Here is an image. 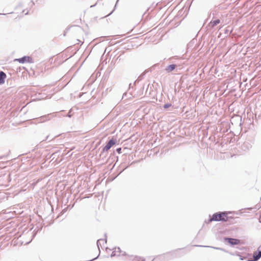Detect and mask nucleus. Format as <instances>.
Returning a JSON list of instances; mask_svg holds the SVG:
<instances>
[{
    "instance_id": "nucleus-34",
    "label": "nucleus",
    "mask_w": 261,
    "mask_h": 261,
    "mask_svg": "<svg viewBox=\"0 0 261 261\" xmlns=\"http://www.w3.org/2000/svg\"><path fill=\"white\" fill-rule=\"evenodd\" d=\"M126 95V93L123 94V96H122V98H123V97H124Z\"/></svg>"
},
{
    "instance_id": "nucleus-3",
    "label": "nucleus",
    "mask_w": 261,
    "mask_h": 261,
    "mask_svg": "<svg viewBox=\"0 0 261 261\" xmlns=\"http://www.w3.org/2000/svg\"><path fill=\"white\" fill-rule=\"evenodd\" d=\"M224 241L225 243H227L231 246H233L236 245H239L241 243V241L238 239L227 237L224 238Z\"/></svg>"
},
{
    "instance_id": "nucleus-22",
    "label": "nucleus",
    "mask_w": 261,
    "mask_h": 261,
    "mask_svg": "<svg viewBox=\"0 0 261 261\" xmlns=\"http://www.w3.org/2000/svg\"><path fill=\"white\" fill-rule=\"evenodd\" d=\"M119 1V0H117L116 3V4H115V7H114V9L112 10V12H111L109 14V15H111V14H112V13L114 11V10H115V8H116V6H117V4H118V3Z\"/></svg>"
},
{
    "instance_id": "nucleus-37",
    "label": "nucleus",
    "mask_w": 261,
    "mask_h": 261,
    "mask_svg": "<svg viewBox=\"0 0 261 261\" xmlns=\"http://www.w3.org/2000/svg\"><path fill=\"white\" fill-rule=\"evenodd\" d=\"M2 14V15H6V14H5V13Z\"/></svg>"
},
{
    "instance_id": "nucleus-9",
    "label": "nucleus",
    "mask_w": 261,
    "mask_h": 261,
    "mask_svg": "<svg viewBox=\"0 0 261 261\" xmlns=\"http://www.w3.org/2000/svg\"><path fill=\"white\" fill-rule=\"evenodd\" d=\"M177 67V65L175 64H172L167 66L165 68V70L167 73H170L173 71Z\"/></svg>"
},
{
    "instance_id": "nucleus-24",
    "label": "nucleus",
    "mask_w": 261,
    "mask_h": 261,
    "mask_svg": "<svg viewBox=\"0 0 261 261\" xmlns=\"http://www.w3.org/2000/svg\"><path fill=\"white\" fill-rule=\"evenodd\" d=\"M116 250H114V251H113L112 252V253L111 255V257H113V256H114L116 255Z\"/></svg>"
},
{
    "instance_id": "nucleus-14",
    "label": "nucleus",
    "mask_w": 261,
    "mask_h": 261,
    "mask_svg": "<svg viewBox=\"0 0 261 261\" xmlns=\"http://www.w3.org/2000/svg\"><path fill=\"white\" fill-rule=\"evenodd\" d=\"M145 73H146L144 72L142 73L141 75H140L138 77L137 80L135 81L134 84H135L137 82L141 81L144 78V76L145 75Z\"/></svg>"
},
{
    "instance_id": "nucleus-36",
    "label": "nucleus",
    "mask_w": 261,
    "mask_h": 261,
    "mask_svg": "<svg viewBox=\"0 0 261 261\" xmlns=\"http://www.w3.org/2000/svg\"><path fill=\"white\" fill-rule=\"evenodd\" d=\"M244 146H245V145H247V144L244 143Z\"/></svg>"
},
{
    "instance_id": "nucleus-5",
    "label": "nucleus",
    "mask_w": 261,
    "mask_h": 261,
    "mask_svg": "<svg viewBox=\"0 0 261 261\" xmlns=\"http://www.w3.org/2000/svg\"><path fill=\"white\" fill-rule=\"evenodd\" d=\"M14 61H18L21 64L25 63H32L34 62L32 58L29 56H24L21 58L16 59Z\"/></svg>"
},
{
    "instance_id": "nucleus-11",
    "label": "nucleus",
    "mask_w": 261,
    "mask_h": 261,
    "mask_svg": "<svg viewBox=\"0 0 261 261\" xmlns=\"http://www.w3.org/2000/svg\"><path fill=\"white\" fill-rule=\"evenodd\" d=\"M6 78V74L4 71H0V85L5 83Z\"/></svg>"
},
{
    "instance_id": "nucleus-16",
    "label": "nucleus",
    "mask_w": 261,
    "mask_h": 261,
    "mask_svg": "<svg viewBox=\"0 0 261 261\" xmlns=\"http://www.w3.org/2000/svg\"><path fill=\"white\" fill-rule=\"evenodd\" d=\"M172 105L170 103H165L163 106V108L165 109H167L169 108V107H170Z\"/></svg>"
},
{
    "instance_id": "nucleus-8",
    "label": "nucleus",
    "mask_w": 261,
    "mask_h": 261,
    "mask_svg": "<svg viewBox=\"0 0 261 261\" xmlns=\"http://www.w3.org/2000/svg\"><path fill=\"white\" fill-rule=\"evenodd\" d=\"M239 256L240 260H245L246 259L247 261H252V256L249 253H245L242 254L240 253V255Z\"/></svg>"
},
{
    "instance_id": "nucleus-12",
    "label": "nucleus",
    "mask_w": 261,
    "mask_h": 261,
    "mask_svg": "<svg viewBox=\"0 0 261 261\" xmlns=\"http://www.w3.org/2000/svg\"><path fill=\"white\" fill-rule=\"evenodd\" d=\"M108 155V151H103V149H102V150L99 154V157L103 161H107V156Z\"/></svg>"
},
{
    "instance_id": "nucleus-21",
    "label": "nucleus",
    "mask_w": 261,
    "mask_h": 261,
    "mask_svg": "<svg viewBox=\"0 0 261 261\" xmlns=\"http://www.w3.org/2000/svg\"><path fill=\"white\" fill-rule=\"evenodd\" d=\"M121 147H119V148H117L116 150V152L119 153V154H120L122 152H121Z\"/></svg>"
},
{
    "instance_id": "nucleus-1",
    "label": "nucleus",
    "mask_w": 261,
    "mask_h": 261,
    "mask_svg": "<svg viewBox=\"0 0 261 261\" xmlns=\"http://www.w3.org/2000/svg\"><path fill=\"white\" fill-rule=\"evenodd\" d=\"M232 213L234 212L231 211H224L215 213L212 215L214 221L229 222L230 223H233L232 220H233V217L228 216V214H231Z\"/></svg>"
},
{
    "instance_id": "nucleus-35",
    "label": "nucleus",
    "mask_w": 261,
    "mask_h": 261,
    "mask_svg": "<svg viewBox=\"0 0 261 261\" xmlns=\"http://www.w3.org/2000/svg\"><path fill=\"white\" fill-rule=\"evenodd\" d=\"M29 14V11H28L25 13V15H27Z\"/></svg>"
},
{
    "instance_id": "nucleus-17",
    "label": "nucleus",
    "mask_w": 261,
    "mask_h": 261,
    "mask_svg": "<svg viewBox=\"0 0 261 261\" xmlns=\"http://www.w3.org/2000/svg\"><path fill=\"white\" fill-rule=\"evenodd\" d=\"M195 41H196V40L193 39L192 41H191L188 44V47L192 46L193 44L194 43Z\"/></svg>"
},
{
    "instance_id": "nucleus-4",
    "label": "nucleus",
    "mask_w": 261,
    "mask_h": 261,
    "mask_svg": "<svg viewBox=\"0 0 261 261\" xmlns=\"http://www.w3.org/2000/svg\"><path fill=\"white\" fill-rule=\"evenodd\" d=\"M117 139L114 137H112L106 143V145L102 148L103 151H108L113 145L117 143Z\"/></svg>"
},
{
    "instance_id": "nucleus-25",
    "label": "nucleus",
    "mask_w": 261,
    "mask_h": 261,
    "mask_svg": "<svg viewBox=\"0 0 261 261\" xmlns=\"http://www.w3.org/2000/svg\"><path fill=\"white\" fill-rule=\"evenodd\" d=\"M234 255H237V256H240L241 252L236 251L234 252Z\"/></svg>"
},
{
    "instance_id": "nucleus-26",
    "label": "nucleus",
    "mask_w": 261,
    "mask_h": 261,
    "mask_svg": "<svg viewBox=\"0 0 261 261\" xmlns=\"http://www.w3.org/2000/svg\"><path fill=\"white\" fill-rule=\"evenodd\" d=\"M62 161V159H61L60 160L58 161L57 159H56L54 161V162H56L57 164H59L60 163L61 161Z\"/></svg>"
},
{
    "instance_id": "nucleus-31",
    "label": "nucleus",
    "mask_w": 261,
    "mask_h": 261,
    "mask_svg": "<svg viewBox=\"0 0 261 261\" xmlns=\"http://www.w3.org/2000/svg\"><path fill=\"white\" fill-rule=\"evenodd\" d=\"M229 254L231 255H234V252H229Z\"/></svg>"
},
{
    "instance_id": "nucleus-15",
    "label": "nucleus",
    "mask_w": 261,
    "mask_h": 261,
    "mask_svg": "<svg viewBox=\"0 0 261 261\" xmlns=\"http://www.w3.org/2000/svg\"><path fill=\"white\" fill-rule=\"evenodd\" d=\"M132 261H144V259L140 256H135L132 259Z\"/></svg>"
},
{
    "instance_id": "nucleus-30",
    "label": "nucleus",
    "mask_w": 261,
    "mask_h": 261,
    "mask_svg": "<svg viewBox=\"0 0 261 261\" xmlns=\"http://www.w3.org/2000/svg\"><path fill=\"white\" fill-rule=\"evenodd\" d=\"M48 138H49V136H47L46 137L45 139L43 140V141H46V140H47L48 139Z\"/></svg>"
},
{
    "instance_id": "nucleus-27",
    "label": "nucleus",
    "mask_w": 261,
    "mask_h": 261,
    "mask_svg": "<svg viewBox=\"0 0 261 261\" xmlns=\"http://www.w3.org/2000/svg\"><path fill=\"white\" fill-rule=\"evenodd\" d=\"M69 30V28H67L65 29V30L64 31V36H66V33L68 31V30Z\"/></svg>"
},
{
    "instance_id": "nucleus-19",
    "label": "nucleus",
    "mask_w": 261,
    "mask_h": 261,
    "mask_svg": "<svg viewBox=\"0 0 261 261\" xmlns=\"http://www.w3.org/2000/svg\"><path fill=\"white\" fill-rule=\"evenodd\" d=\"M72 111V110L71 109L69 112L68 113V114L66 115V117H69V118H71L72 116V114H71V112Z\"/></svg>"
},
{
    "instance_id": "nucleus-10",
    "label": "nucleus",
    "mask_w": 261,
    "mask_h": 261,
    "mask_svg": "<svg viewBox=\"0 0 261 261\" xmlns=\"http://www.w3.org/2000/svg\"><path fill=\"white\" fill-rule=\"evenodd\" d=\"M195 246L200 247H208V248L210 247V248H213V249H215L216 250H221V251H224L226 253H228V251L227 250H226L225 249H223L222 248L212 247V246H203V245H195Z\"/></svg>"
},
{
    "instance_id": "nucleus-18",
    "label": "nucleus",
    "mask_w": 261,
    "mask_h": 261,
    "mask_svg": "<svg viewBox=\"0 0 261 261\" xmlns=\"http://www.w3.org/2000/svg\"><path fill=\"white\" fill-rule=\"evenodd\" d=\"M58 152H59V151H57V152H55V153H53V154H51V157H53V158H52V159H51V161H53L54 160V159H55V156L56 155V154L57 153H58Z\"/></svg>"
},
{
    "instance_id": "nucleus-6",
    "label": "nucleus",
    "mask_w": 261,
    "mask_h": 261,
    "mask_svg": "<svg viewBox=\"0 0 261 261\" xmlns=\"http://www.w3.org/2000/svg\"><path fill=\"white\" fill-rule=\"evenodd\" d=\"M220 23V19L214 16L213 17L212 20L208 24V26L211 28H213Z\"/></svg>"
},
{
    "instance_id": "nucleus-20",
    "label": "nucleus",
    "mask_w": 261,
    "mask_h": 261,
    "mask_svg": "<svg viewBox=\"0 0 261 261\" xmlns=\"http://www.w3.org/2000/svg\"><path fill=\"white\" fill-rule=\"evenodd\" d=\"M212 221H214V220H213V216L211 218H210L207 221H205L206 223H209Z\"/></svg>"
},
{
    "instance_id": "nucleus-33",
    "label": "nucleus",
    "mask_w": 261,
    "mask_h": 261,
    "mask_svg": "<svg viewBox=\"0 0 261 261\" xmlns=\"http://www.w3.org/2000/svg\"><path fill=\"white\" fill-rule=\"evenodd\" d=\"M127 167H125V168L123 169V170L120 172L121 173L122 171H123Z\"/></svg>"
},
{
    "instance_id": "nucleus-29",
    "label": "nucleus",
    "mask_w": 261,
    "mask_h": 261,
    "mask_svg": "<svg viewBox=\"0 0 261 261\" xmlns=\"http://www.w3.org/2000/svg\"><path fill=\"white\" fill-rule=\"evenodd\" d=\"M105 243H107V234L106 233L105 234Z\"/></svg>"
},
{
    "instance_id": "nucleus-23",
    "label": "nucleus",
    "mask_w": 261,
    "mask_h": 261,
    "mask_svg": "<svg viewBox=\"0 0 261 261\" xmlns=\"http://www.w3.org/2000/svg\"><path fill=\"white\" fill-rule=\"evenodd\" d=\"M116 250V252H121L122 251L121 250L120 248L119 247L115 248V250Z\"/></svg>"
},
{
    "instance_id": "nucleus-7",
    "label": "nucleus",
    "mask_w": 261,
    "mask_h": 261,
    "mask_svg": "<svg viewBox=\"0 0 261 261\" xmlns=\"http://www.w3.org/2000/svg\"><path fill=\"white\" fill-rule=\"evenodd\" d=\"M252 257V261H257L261 257V252L260 251V248H258L257 250L254 252Z\"/></svg>"
},
{
    "instance_id": "nucleus-2",
    "label": "nucleus",
    "mask_w": 261,
    "mask_h": 261,
    "mask_svg": "<svg viewBox=\"0 0 261 261\" xmlns=\"http://www.w3.org/2000/svg\"><path fill=\"white\" fill-rule=\"evenodd\" d=\"M55 116V113H50L37 118L35 120L38 123H42L50 120L53 117Z\"/></svg>"
},
{
    "instance_id": "nucleus-32",
    "label": "nucleus",
    "mask_w": 261,
    "mask_h": 261,
    "mask_svg": "<svg viewBox=\"0 0 261 261\" xmlns=\"http://www.w3.org/2000/svg\"><path fill=\"white\" fill-rule=\"evenodd\" d=\"M122 255H126V253H125V252H124L122 253Z\"/></svg>"
},
{
    "instance_id": "nucleus-28",
    "label": "nucleus",
    "mask_w": 261,
    "mask_h": 261,
    "mask_svg": "<svg viewBox=\"0 0 261 261\" xmlns=\"http://www.w3.org/2000/svg\"><path fill=\"white\" fill-rule=\"evenodd\" d=\"M67 208H68V207H66V208H64V209L63 210V211H62L63 213H65V212L67 211Z\"/></svg>"
},
{
    "instance_id": "nucleus-13",
    "label": "nucleus",
    "mask_w": 261,
    "mask_h": 261,
    "mask_svg": "<svg viewBox=\"0 0 261 261\" xmlns=\"http://www.w3.org/2000/svg\"><path fill=\"white\" fill-rule=\"evenodd\" d=\"M103 241V239H98V240L97 241V242H96L97 247H98V249H99V251H100V246H101V244H100V241ZM99 255H100V252L99 253V254L98 255V256H97V257H95V258H93V259H91L90 261H92V260H95V259H97V258L98 257V256H99Z\"/></svg>"
}]
</instances>
